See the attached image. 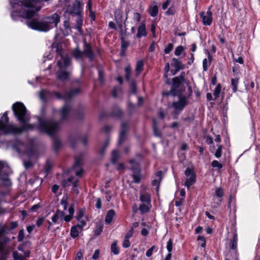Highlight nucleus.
<instances>
[{
	"mask_svg": "<svg viewBox=\"0 0 260 260\" xmlns=\"http://www.w3.org/2000/svg\"><path fill=\"white\" fill-rule=\"evenodd\" d=\"M221 91V85L220 84H218L216 87H215L214 92L213 95L214 96V100L219 97V94Z\"/></svg>",
	"mask_w": 260,
	"mask_h": 260,
	"instance_id": "32",
	"label": "nucleus"
},
{
	"mask_svg": "<svg viewBox=\"0 0 260 260\" xmlns=\"http://www.w3.org/2000/svg\"><path fill=\"white\" fill-rule=\"evenodd\" d=\"M60 204L63 208V211L60 212L61 219H63L66 222H69L73 217L74 209L72 206H71L69 209V214L66 215L65 211L67 210L68 206V197L64 196L60 201Z\"/></svg>",
	"mask_w": 260,
	"mask_h": 260,
	"instance_id": "9",
	"label": "nucleus"
},
{
	"mask_svg": "<svg viewBox=\"0 0 260 260\" xmlns=\"http://www.w3.org/2000/svg\"><path fill=\"white\" fill-rule=\"evenodd\" d=\"M11 229L13 230L16 228L18 226V223L16 221H12L10 223Z\"/></svg>",
	"mask_w": 260,
	"mask_h": 260,
	"instance_id": "62",
	"label": "nucleus"
},
{
	"mask_svg": "<svg viewBox=\"0 0 260 260\" xmlns=\"http://www.w3.org/2000/svg\"><path fill=\"white\" fill-rule=\"evenodd\" d=\"M131 243L129 242V239L125 238L122 243V246L124 248H128L130 246Z\"/></svg>",
	"mask_w": 260,
	"mask_h": 260,
	"instance_id": "49",
	"label": "nucleus"
},
{
	"mask_svg": "<svg viewBox=\"0 0 260 260\" xmlns=\"http://www.w3.org/2000/svg\"><path fill=\"white\" fill-rule=\"evenodd\" d=\"M186 180L184 185L189 189V187L193 184L196 181V176L193 170L187 168L185 171Z\"/></svg>",
	"mask_w": 260,
	"mask_h": 260,
	"instance_id": "12",
	"label": "nucleus"
},
{
	"mask_svg": "<svg viewBox=\"0 0 260 260\" xmlns=\"http://www.w3.org/2000/svg\"><path fill=\"white\" fill-rule=\"evenodd\" d=\"M12 109L15 116L22 125L18 127L10 124L8 113L6 112L0 119V131L4 134H17L24 131L37 129L40 133H44L52 137L60 128L58 123L52 120H46L43 117L38 118V125L28 124L30 119L29 113L22 103L14 104Z\"/></svg>",
	"mask_w": 260,
	"mask_h": 260,
	"instance_id": "1",
	"label": "nucleus"
},
{
	"mask_svg": "<svg viewBox=\"0 0 260 260\" xmlns=\"http://www.w3.org/2000/svg\"><path fill=\"white\" fill-rule=\"evenodd\" d=\"M238 82V79L237 78L231 79V85L234 92H236L237 90Z\"/></svg>",
	"mask_w": 260,
	"mask_h": 260,
	"instance_id": "31",
	"label": "nucleus"
},
{
	"mask_svg": "<svg viewBox=\"0 0 260 260\" xmlns=\"http://www.w3.org/2000/svg\"><path fill=\"white\" fill-rule=\"evenodd\" d=\"M222 148V145H218V148L216 149V150L215 151V152L214 153V155L216 158H219L221 156Z\"/></svg>",
	"mask_w": 260,
	"mask_h": 260,
	"instance_id": "35",
	"label": "nucleus"
},
{
	"mask_svg": "<svg viewBox=\"0 0 260 260\" xmlns=\"http://www.w3.org/2000/svg\"><path fill=\"white\" fill-rule=\"evenodd\" d=\"M99 80L101 83L104 82V73L102 70H99Z\"/></svg>",
	"mask_w": 260,
	"mask_h": 260,
	"instance_id": "55",
	"label": "nucleus"
},
{
	"mask_svg": "<svg viewBox=\"0 0 260 260\" xmlns=\"http://www.w3.org/2000/svg\"><path fill=\"white\" fill-rule=\"evenodd\" d=\"M24 238V232L23 230L19 231L17 238L19 242H21L23 240Z\"/></svg>",
	"mask_w": 260,
	"mask_h": 260,
	"instance_id": "44",
	"label": "nucleus"
},
{
	"mask_svg": "<svg viewBox=\"0 0 260 260\" xmlns=\"http://www.w3.org/2000/svg\"><path fill=\"white\" fill-rule=\"evenodd\" d=\"M35 227L34 225H29L27 227L26 230L29 234H30L34 230Z\"/></svg>",
	"mask_w": 260,
	"mask_h": 260,
	"instance_id": "64",
	"label": "nucleus"
},
{
	"mask_svg": "<svg viewBox=\"0 0 260 260\" xmlns=\"http://www.w3.org/2000/svg\"><path fill=\"white\" fill-rule=\"evenodd\" d=\"M116 111L117 112V114H116V113H115V112H114L113 113V116H117V117H120V116L122 115V111H121V110H120V109H117L116 110Z\"/></svg>",
	"mask_w": 260,
	"mask_h": 260,
	"instance_id": "60",
	"label": "nucleus"
},
{
	"mask_svg": "<svg viewBox=\"0 0 260 260\" xmlns=\"http://www.w3.org/2000/svg\"><path fill=\"white\" fill-rule=\"evenodd\" d=\"M211 166L213 168H217L219 170L221 169L223 167L221 164L219 163L217 160H216L212 161Z\"/></svg>",
	"mask_w": 260,
	"mask_h": 260,
	"instance_id": "41",
	"label": "nucleus"
},
{
	"mask_svg": "<svg viewBox=\"0 0 260 260\" xmlns=\"http://www.w3.org/2000/svg\"><path fill=\"white\" fill-rule=\"evenodd\" d=\"M60 142L58 140H55L54 142V145L56 149H57L60 145Z\"/></svg>",
	"mask_w": 260,
	"mask_h": 260,
	"instance_id": "63",
	"label": "nucleus"
},
{
	"mask_svg": "<svg viewBox=\"0 0 260 260\" xmlns=\"http://www.w3.org/2000/svg\"><path fill=\"white\" fill-rule=\"evenodd\" d=\"M111 252L115 255H117L119 253V248L117 245V242L115 241L111 246Z\"/></svg>",
	"mask_w": 260,
	"mask_h": 260,
	"instance_id": "30",
	"label": "nucleus"
},
{
	"mask_svg": "<svg viewBox=\"0 0 260 260\" xmlns=\"http://www.w3.org/2000/svg\"><path fill=\"white\" fill-rule=\"evenodd\" d=\"M157 124L156 121V119H153V132L154 134V135L157 137H160V134H159L157 128Z\"/></svg>",
	"mask_w": 260,
	"mask_h": 260,
	"instance_id": "38",
	"label": "nucleus"
},
{
	"mask_svg": "<svg viewBox=\"0 0 260 260\" xmlns=\"http://www.w3.org/2000/svg\"><path fill=\"white\" fill-rule=\"evenodd\" d=\"M151 207V203H141L139 207V210L141 213L143 214L149 212Z\"/></svg>",
	"mask_w": 260,
	"mask_h": 260,
	"instance_id": "21",
	"label": "nucleus"
},
{
	"mask_svg": "<svg viewBox=\"0 0 260 260\" xmlns=\"http://www.w3.org/2000/svg\"><path fill=\"white\" fill-rule=\"evenodd\" d=\"M79 228L77 225L73 226L71 228L70 235L73 238H75L79 236Z\"/></svg>",
	"mask_w": 260,
	"mask_h": 260,
	"instance_id": "29",
	"label": "nucleus"
},
{
	"mask_svg": "<svg viewBox=\"0 0 260 260\" xmlns=\"http://www.w3.org/2000/svg\"><path fill=\"white\" fill-rule=\"evenodd\" d=\"M5 225H0V260H6L9 256L12 248L8 244L10 239L5 234Z\"/></svg>",
	"mask_w": 260,
	"mask_h": 260,
	"instance_id": "5",
	"label": "nucleus"
},
{
	"mask_svg": "<svg viewBox=\"0 0 260 260\" xmlns=\"http://www.w3.org/2000/svg\"><path fill=\"white\" fill-rule=\"evenodd\" d=\"M170 0H166L162 5V9L166 10L170 4Z\"/></svg>",
	"mask_w": 260,
	"mask_h": 260,
	"instance_id": "57",
	"label": "nucleus"
},
{
	"mask_svg": "<svg viewBox=\"0 0 260 260\" xmlns=\"http://www.w3.org/2000/svg\"><path fill=\"white\" fill-rule=\"evenodd\" d=\"M13 256L14 260H24V257L22 255L19 254L16 251L13 252Z\"/></svg>",
	"mask_w": 260,
	"mask_h": 260,
	"instance_id": "36",
	"label": "nucleus"
},
{
	"mask_svg": "<svg viewBox=\"0 0 260 260\" xmlns=\"http://www.w3.org/2000/svg\"><path fill=\"white\" fill-rule=\"evenodd\" d=\"M149 14L152 17H155L158 13V7L157 6H150L148 9Z\"/></svg>",
	"mask_w": 260,
	"mask_h": 260,
	"instance_id": "26",
	"label": "nucleus"
},
{
	"mask_svg": "<svg viewBox=\"0 0 260 260\" xmlns=\"http://www.w3.org/2000/svg\"><path fill=\"white\" fill-rule=\"evenodd\" d=\"M155 248V246L154 245L152 246L150 249L147 250L146 252V255L147 257H150L152 255V253L154 249Z\"/></svg>",
	"mask_w": 260,
	"mask_h": 260,
	"instance_id": "50",
	"label": "nucleus"
},
{
	"mask_svg": "<svg viewBox=\"0 0 260 260\" xmlns=\"http://www.w3.org/2000/svg\"><path fill=\"white\" fill-rule=\"evenodd\" d=\"M115 19L120 28L123 26V12L121 9H117L114 13Z\"/></svg>",
	"mask_w": 260,
	"mask_h": 260,
	"instance_id": "16",
	"label": "nucleus"
},
{
	"mask_svg": "<svg viewBox=\"0 0 260 260\" xmlns=\"http://www.w3.org/2000/svg\"><path fill=\"white\" fill-rule=\"evenodd\" d=\"M11 173V170L6 162L0 161V179L6 181L7 184L10 183L8 176Z\"/></svg>",
	"mask_w": 260,
	"mask_h": 260,
	"instance_id": "11",
	"label": "nucleus"
},
{
	"mask_svg": "<svg viewBox=\"0 0 260 260\" xmlns=\"http://www.w3.org/2000/svg\"><path fill=\"white\" fill-rule=\"evenodd\" d=\"M84 215V211L83 210H80L79 211V212L78 213V214L76 216V219L77 220H79L81 219L82 218H83Z\"/></svg>",
	"mask_w": 260,
	"mask_h": 260,
	"instance_id": "51",
	"label": "nucleus"
},
{
	"mask_svg": "<svg viewBox=\"0 0 260 260\" xmlns=\"http://www.w3.org/2000/svg\"><path fill=\"white\" fill-rule=\"evenodd\" d=\"M50 94L51 93L49 91L45 90H42L40 92V98L43 101L45 102L47 100Z\"/></svg>",
	"mask_w": 260,
	"mask_h": 260,
	"instance_id": "25",
	"label": "nucleus"
},
{
	"mask_svg": "<svg viewBox=\"0 0 260 260\" xmlns=\"http://www.w3.org/2000/svg\"><path fill=\"white\" fill-rule=\"evenodd\" d=\"M45 218L44 217H40L39 219L37 220L36 224L38 227L40 226L42 223H43L44 221Z\"/></svg>",
	"mask_w": 260,
	"mask_h": 260,
	"instance_id": "56",
	"label": "nucleus"
},
{
	"mask_svg": "<svg viewBox=\"0 0 260 260\" xmlns=\"http://www.w3.org/2000/svg\"><path fill=\"white\" fill-rule=\"evenodd\" d=\"M237 246V236L235 235L233 240L232 242L231 248L233 250H236Z\"/></svg>",
	"mask_w": 260,
	"mask_h": 260,
	"instance_id": "40",
	"label": "nucleus"
},
{
	"mask_svg": "<svg viewBox=\"0 0 260 260\" xmlns=\"http://www.w3.org/2000/svg\"><path fill=\"white\" fill-rule=\"evenodd\" d=\"M83 0H75L72 5L67 7L65 14L77 15L82 13Z\"/></svg>",
	"mask_w": 260,
	"mask_h": 260,
	"instance_id": "10",
	"label": "nucleus"
},
{
	"mask_svg": "<svg viewBox=\"0 0 260 260\" xmlns=\"http://www.w3.org/2000/svg\"><path fill=\"white\" fill-rule=\"evenodd\" d=\"M211 7L208 8V11L205 13L204 12H201L200 13V15L202 19V22L204 25H210L212 22V14L210 10Z\"/></svg>",
	"mask_w": 260,
	"mask_h": 260,
	"instance_id": "13",
	"label": "nucleus"
},
{
	"mask_svg": "<svg viewBox=\"0 0 260 260\" xmlns=\"http://www.w3.org/2000/svg\"><path fill=\"white\" fill-rule=\"evenodd\" d=\"M208 60L206 58L204 59L203 60V68L204 71L207 70L208 67L210 65L212 60V57L209 52L208 53Z\"/></svg>",
	"mask_w": 260,
	"mask_h": 260,
	"instance_id": "23",
	"label": "nucleus"
},
{
	"mask_svg": "<svg viewBox=\"0 0 260 260\" xmlns=\"http://www.w3.org/2000/svg\"><path fill=\"white\" fill-rule=\"evenodd\" d=\"M60 212L59 211H57L56 213H55L53 216L52 217V221L53 223H55L57 222L58 219H59V215L58 213Z\"/></svg>",
	"mask_w": 260,
	"mask_h": 260,
	"instance_id": "48",
	"label": "nucleus"
},
{
	"mask_svg": "<svg viewBox=\"0 0 260 260\" xmlns=\"http://www.w3.org/2000/svg\"><path fill=\"white\" fill-rule=\"evenodd\" d=\"M63 25L65 28V30L63 31V34L64 36H67L71 32V27L69 20H64L63 22Z\"/></svg>",
	"mask_w": 260,
	"mask_h": 260,
	"instance_id": "28",
	"label": "nucleus"
},
{
	"mask_svg": "<svg viewBox=\"0 0 260 260\" xmlns=\"http://www.w3.org/2000/svg\"><path fill=\"white\" fill-rule=\"evenodd\" d=\"M125 78L127 81L130 80V76L131 74V69L130 66L128 65L125 68Z\"/></svg>",
	"mask_w": 260,
	"mask_h": 260,
	"instance_id": "33",
	"label": "nucleus"
},
{
	"mask_svg": "<svg viewBox=\"0 0 260 260\" xmlns=\"http://www.w3.org/2000/svg\"><path fill=\"white\" fill-rule=\"evenodd\" d=\"M188 96L180 95L178 96V101L173 103L172 107L175 114H179L188 103V97L192 94V89L190 86H188Z\"/></svg>",
	"mask_w": 260,
	"mask_h": 260,
	"instance_id": "7",
	"label": "nucleus"
},
{
	"mask_svg": "<svg viewBox=\"0 0 260 260\" xmlns=\"http://www.w3.org/2000/svg\"><path fill=\"white\" fill-rule=\"evenodd\" d=\"M100 255V250L97 249L95 250L93 255H92V259L94 260L96 259Z\"/></svg>",
	"mask_w": 260,
	"mask_h": 260,
	"instance_id": "58",
	"label": "nucleus"
},
{
	"mask_svg": "<svg viewBox=\"0 0 260 260\" xmlns=\"http://www.w3.org/2000/svg\"><path fill=\"white\" fill-rule=\"evenodd\" d=\"M172 64L177 70H179L180 68L181 63L178 59L173 58L172 59Z\"/></svg>",
	"mask_w": 260,
	"mask_h": 260,
	"instance_id": "42",
	"label": "nucleus"
},
{
	"mask_svg": "<svg viewBox=\"0 0 260 260\" xmlns=\"http://www.w3.org/2000/svg\"><path fill=\"white\" fill-rule=\"evenodd\" d=\"M184 50V48L182 46H177L175 50L174 53L176 56H179L181 54L182 52Z\"/></svg>",
	"mask_w": 260,
	"mask_h": 260,
	"instance_id": "39",
	"label": "nucleus"
},
{
	"mask_svg": "<svg viewBox=\"0 0 260 260\" xmlns=\"http://www.w3.org/2000/svg\"><path fill=\"white\" fill-rule=\"evenodd\" d=\"M77 16L76 24L75 28L78 30L79 32H81V27L82 25L83 19H82V13L79 15H76Z\"/></svg>",
	"mask_w": 260,
	"mask_h": 260,
	"instance_id": "22",
	"label": "nucleus"
},
{
	"mask_svg": "<svg viewBox=\"0 0 260 260\" xmlns=\"http://www.w3.org/2000/svg\"><path fill=\"white\" fill-rule=\"evenodd\" d=\"M184 80L183 76L177 77L173 79V87L174 88H178L182 81Z\"/></svg>",
	"mask_w": 260,
	"mask_h": 260,
	"instance_id": "24",
	"label": "nucleus"
},
{
	"mask_svg": "<svg viewBox=\"0 0 260 260\" xmlns=\"http://www.w3.org/2000/svg\"><path fill=\"white\" fill-rule=\"evenodd\" d=\"M223 194V190L221 188H216L215 194L213 196L214 203L217 205H219L222 201Z\"/></svg>",
	"mask_w": 260,
	"mask_h": 260,
	"instance_id": "15",
	"label": "nucleus"
},
{
	"mask_svg": "<svg viewBox=\"0 0 260 260\" xmlns=\"http://www.w3.org/2000/svg\"><path fill=\"white\" fill-rule=\"evenodd\" d=\"M144 67V63L143 60H140L137 61L136 66V76H138L139 75L140 72L142 70Z\"/></svg>",
	"mask_w": 260,
	"mask_h": 260,
	"instance_id": "27",
	"label": "nucleus"
},
{
	"mask_svg": "<svg viewBox=\"0 0 260 260\" xmlns=\"http://www.w3.org/2000/svg\"><path fill=\"white\" fill-rule=\"evenodd\" d=\"M33 17L26 22L27 26L39 31H48L54 27H57L60 22V15L55 13L40 20L38 17Z\"/></svg>",
	"mask_w": 260,
	"mask_h": 260,
	"instance_id": "2",
	"label": "nucleus"
},
{
	"mask_svg": "<svg viewBox=\"0 0 260 260\" xmlns=\"http://www.w3.org/2000/svg\"><path fill=\"white\" fill-rule=\"evenodd\" d=\"M141 18V15L140 13L138 12H135L134 13L133 19L134 20L136 21L137 22H139L140 21Z\"/></svg>",
	"mask_w": 260,
	"mask_h": 260,
	"instance_id": "46",
	"label": "nucleus"
},
{
	"mask_svg": "<svg viewBox=\"0 0 260 260\" xmlns=\"http://www.w3.org/2000/svg\"><path fill=\"white\" fill-rule=\"evenodd\" d=\"M119 156V152L117 150H114L112 153V158H111L112 161L113 163L116 162V161H117Z\"/></svg>",
	"mask_w": 260,
	"mask_h": 260,
	"instance_id": "34",
	"label": "nucleus"
},
{
	"mask_svg": "<svg viewBox=\"0 0 260 260\" xmlns=\"http://www.w3.org/2000/svg\"><path fill=\"white\" fill-rule=\"evenodd\" d=\"M175 12V10L173 7H171L169 8V9L166 11V13L168 15H173Z\"/></svg>",
	"mask_w": 260,
	"mask_h": 260,
	"instance_id": "53",
	"label": "nucleus"
},
{
	"mask_svg": "<svg viewBox=\"0 0 260 260\" xmlns=\"http://www.w3.org/2000/svg\"><path fill=\"white\" fill-rule=\"evenodd\" d=\"M56 51L60 56V58L57 61V77L59 80L64 81L69 78L70 73L67 71L66 69L70 66L71 60L68 55H63L62 48L60 46H57Z\"/></svg>",
	"mask_w": 260,
	"mask_h": 260,
	"instance_id": "3",
	"label": "nucleus"
},
{
	"mask_svg": "<svg viewBox=\"0 0 260 260\" xmlns=\"http://www.w3.org/2000/svg\"><path fill=\"white\" fill-rule=\"evenodd\" d=\"M78 221L79 223L77 225L78 226L80 230L81 231L82 228L86 225V220L84 218H82L81 219Z\"/></svg>",
	"mask_w": 260,
	"mask_h": 260,
	"instance_id": "37",
	"label": "nucleus"
},
{
	"mask_svg": "<svg viewBox=\"0 0 260 260\" xmlns=\"http://www.w3.org/2000/svg\"><path fill=\"white\" fill-rule=\"evenodd\" d=\"M72 56L76 60H81L84 56L88 57L90 61L93 60L94 58V54L90 46L87 44H85L84 49L83 51H81L78 48L74 49L72 52Z\"/></svg>",
	"mask_w": 260,
	"mask_h": 260,
	"instance_id": "8",
	"label": "nucleus"
},
{
	"mask_svg": "<svg viewBox=\"0 0 260 260\" xmlns=\"http://www.w3.org/2000/svg\"><path fill=\"white\" fill-rule=\"evenodd\" d=\"M129 162L132 165H133L132 169L133 171V176L134 181L136 183H138L140 180V169L139 168V165L138 164L136 163L134 160H131Z\"/></svg>",
	"mask_w": 260,
	"mask_h": 260,
	"instance_id": "14",
	"label": "nucleus"
},
{
	"mask_svg": "<svg viewBox=\"0 0 260 260\" xmlns=\"http://www.w3.org/2000/svg\"><path fill=\"white\" fill-rule=\"evenodd\" d=\"M160 182V180H159L158 179H154L152 182V185L156 186L157 190H158V189Z\"/></svg>",
	"mask_w": 260,
	"mask_h": 260,
	"instance_id": "52",
	"label": "nucleus"
},
{
	"mask_svg": "<svg viewBox=\"0 0 260 260\" xmlns=\"http://www.w3.org/2000/svg\"><path fill=\"white\" fill-rule=\"evenodd\" d=\"M127 128V124L126 123H123L121 124V130L120 133L118 144L120 145L125 140V133Z\"/></svg>",
	"mask_w": 260,
	"mask_h": 260,
	"instance_id": "18",
	"label": "nucleus"
},
{
	"mask_svg": "<svg viewBox=\"0 0 260 260\" xmlns=\"http://www.w3.org/2000/svg\"><path fill=\"white\" fill-rule=\"evenodd\" d=\"M133 231L134 229L133 228H132L131 230L126 233L124 238L129 239L133 236Z\"/></svg>",
	"mask_w": 260,
	"mask_h": 260,
	"instance_id": "54",
	"label": "nucleus"
},
{
	"mask_svg": "<svg viewBox=\"0 0 260 260\" xmlns=\"http://www.w3.org/2000/svg\"><path fill=\"white\" fill-rule=\"evenodd\" d=\"M101 206H102V203H101V199H98L96 202L95 207L98 209H100L101 208Z\"/></svg>",
	"mask_w": 260,
	"mask_h": 260,
	"instance_id": "61",
	"label": "nucleus"
},
{
	"mask_svg": "<svg viewBox=\"0 0 260 260\" xmlns=\"http://www.w3.org/2000/svg\"><path fill=\"white\" fill-rule=\"evenodd\" d=\"M80 92L79 88H76L74 90H70L66 92L63 95L61 94L58 92H54L55 97L58 99H62L65 101V105L59 111L61 116V120L63 121L68 119L69 116L71 113V107L69 104L70 101L72 97L77 95Z\"/></svg>",
	"mask_w": 260,
	"mask_h": 260,
	"instance_id": "4",
	"label": "nucleus"
},
{
	"mask_svg": "<svg viewBox=\"0 0 260 260\" xmlns=\"http://www.w3.org/2000/svg\"><path fill=\"white\" fill-rule=\"evenodd\" d=\"M173 45L169 43L165 48L164 51L166 54H169L173 49Z\"/></svg>",
	"mask_w": 260,
	"mask_h": 260,
	"instance_id": "43",
	"label": "nucleus"
},
{
	"mask_svg": "<svg viewBox=\"0 0 260 260\" xmlns=\"http://www.w3.org/2000/svg\"><path fill=\"white\" fill-rule=\"evenodd\" d=\"M140 201L141 203H151V197L149 193L143 191L141 193Z\"/></svg>",
	"mask_w": 260,
	"mask_h": 260,
	"instance_id": "19",
	"label": "nucleus"
},
{
	"mask_svg": "<svg viewBox=\"0 0 260 260\" xmlns=\"http://www.w3.org/2000/svg\"><path fill=\"white\" fill-rule=\"evenodd\" d=\"M103 226L102 225H96L95 234L97 235H99L101 234L103 231Z\"/></svg>",
	"mask_w": 260,
	"mask_h": 260,
	"instance_id": "47",
	"label": "nucleus"
},
{
	"mask_svg": "<svg viewBox=\"0 0 260 260\" xmlns=\"http://www.w3.org/2000/svg\"><path fill=\"white\" fill-rule=\"evenodd\" d=\"M81 160L79 159H76L75 164L72 168V171L74 172L78 178L75 177H70L67 180H64L62 183L64 187H69L70 186H73V191L75 192L76 194L78 193V190L77 188V183L79 181V178L81 177L83 173V169L80 167Z\"/></svg>",
	"mask_w": 260,
	"mask_h": 260,
	"instance_id": "6",
	"label": "nucleus"
},
{
	"mask_svg": "<svg viewBox=\"0 0 260 260\" xmlns=\"http://www.w3.org/2000/svg\"><path fill=\"white\" fill-rule=\"evenodd\" d=\"M131 92L134 94H136V87L135 83L134 82H132L131 85Z\"/></svg>",
	"mask_w": 260,
	"mask_h": 260,
	"instance_id": "59",
	"label": "nucleus"
},
{
	"mask_svg": "<svg viewBox=\"0 0 260 260\" xmlns=\"http://www.w3.org/2000/svg\"><path fill=\"white\" fill-rule=\"evenodd\" d=\"M173 242L171 239H170L167 243V249L169 253H171L172 250Z\"/></svg>",
	"mask_w": 260,
	"mask_h": 260,
	"instance_id": "45",
	"label": "nucleus"
},
{
	"mask_svg": "<svg viewBox=\"0 0 260 260\" xmlns=\"http://www.w3.org/2000/svg\"><path fill=\"white\" fill-rule=\"evenodd\" d=\"M147 35L145 24L142 22L138 27L136 36L138 39H140L143 37H146Z\"/></svg>",
	"mask_w": 260,
	"mask_h": 260,
	"instance_id": "17",
	"label": "nucleus"
},
{
	"mask_svg": "<svg viewBox=\"0 0 260 260\" xmlns=\"http://www.w3.org/2000/svg\"><path fill=\"white\" fill-rule=\"evenodd\" d=\"M115 215V212L113 210L111 209V210H109L108 211V212L106 214V217H105V221L106 224L110 223L112 222Z\"/></svg>",
	"mask_w": 260,
	"mask_h": 260,
	"instance_id": "20",
	"label": "nucleus"
}]
</instances>
